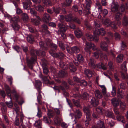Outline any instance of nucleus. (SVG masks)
<instances>
[{"instance_id": "obj_1", "label": "nucleus", "mask_w": 128, "mask_h": 128, "mask_svg": "<svg viewBox=\"0 0 128 128\" xmlns=\"http://www.w3.org/2000/svg\"><path fill=\"white\" fill-rule=\"evenodd\" d=\"M30 54L32 57L30 59H27V62L28 66L32 70L33 69V64L34 62L36 60V55L44 56L46 55V53L44 51H42L40 50H35L34 48H32L30 49Z\"/></svg>"}, {"instance_id": "obj_2", "label": "nucleus", "mask_w": 128, "mask_h": 128, "mask_svg": "<svg viewBox=\"0 0 128 128\" xmlns=\"http://www.w3.org/2000/svg\"><path fill=\"white\" fill-rule=\"evenodd\" d=\"M55 113L53 110H48V116L50 118H53L54 123L57 125H59L61 122V119L60 118H57Z\"/></svg>"}, {"instance_id": "obj_3", "label": "nucleus", "mask_w": 128, "mask_h": 128, "mask_svg": "<svg viewBox=\"0 0 128 128\" xmlns=\"http://www.w3.org/2000/svg\"><path fill=\"white\" fill-rule=\"evenodd\" d=\"M76 59L74 62V64L76 66L82 64L84 61V58L81 54H79L76 55Z\"/></svg>"}, {"instance_id": "obj_4", "label": "nucleus", "mask_w": 128, "mask_h": 128, "mask_svg": "<svg viewBox=\"0 0 128 128\" xmlns=\"http://www.w3.org/2000/svg\"><path fill=\"white\" fill-rule=\"evenodd\" d=\"M83 110L85 114L87 120L88 121H90L92 118L91 116L90 109L88 107H85L83 108Z\"/></svg>"}, {"instance_id": "obj_5", "label": "nucleus", "mask_w": 128, "mask_h": 128, "mask_svg": "<svg viewBox=\"0 0 128 128\" xmlns=\"http://www.w3.org/2000/svg\"><path fill=\"white\" fill-rule=\"evenodd\" d=\"M86 36L87 39L89 41L94 40L97 42L98 40V37L95 35L94 36H92L89 33H86Z\"/></svg>"}, {"instance_id": "obj_6", "label": "nucleus", "mask_w": 128, "mask_h": 128, "mask_svg": "<svg viewBox=\"0 0 128 128\" xmlns=\"http://www.w3.org/2000/svg\"><path fill=\"white\" fill-rule=\"evenodd\" d=\"M105 34V31L103 28H100V29L98 28H96L94 32V34L95 36L98 37V36L99 34L102 36L104 35Z\"/></svg>"}, {"instance_id": "obj_7", "label": "nucleus", "mask_w": 128, "mask_h": 128, "mask_svg": "<svg viewBox=\"0 0 128 128\" xmlns=\"http://www.w3.org/2000/svg\"><path fill=\"white\" fill-rule=\"evenodd\" d=\"M42 66L43 68V72L44 75H48V76L49 77V78L51 79L50 77L49 76L50 73L49 70L46 64L45 63H43L42 64Z\"/></svg>"}, {"instance_id": "obj_8", "label": "nucleus", "mask_w": 128, "mask_h": 128, "mask_svg": "<svg viewBox=\"0 0 128 128\" xmlns=\"http://www.w3.org/2000/svg\"><path fill=\"white\" fill-rule=\"evenodd\" d=\"M74 32L76 36L78 38H80L83 35L81 30L79 28H78L75 30Z\"/></svg>"}, {"instance_id": "obj_9", "label": "nucleus", "mask_w": 128, "mask_h": 128, "mask_svg": "<svg viewBox=\"0 0 128 128\" xmlns=\"http://www.w3.org/2000/svg\"><path fill=\"white\" fill-rule=\"evenodd\" d=\"M86 44V47L84 48V50L86 52L89 54L90 55V49L92 48V44L93 43L91 42H86L85 43Z\"/></svg>"}, {"instance_id": "obj_10", "label": "nucleus", "mask_w": 128, "mask_h": 128, "mask_svg": "<svg viewBox=\"0 0 128 128\" xmlns=\"http://www.w3.org/2000/svg\"><path fill=\"white\" fill-rule=\"evenodd\" d=\"M58 26L59 29L58 31L60 30L62 32H65L67 30V27L62 24L59 23L58 24Z\"/></svg>"}, {"instance_id": "obj_11", "label": "nucleus", "mask_w": 128, "mask_h": 128, "mask_svg": "<svg viewBox=\"0 0 128 128\" xmlns=\"http://www.w3.org/2000/svg\"><path fill=\"white\" fill-rule=\"evenodd\" d=\"M105 41L102 42L100 44V46L101 48L104 51L107 52L108 50V46Z\"/></svg>"}, {"instance_id": "obj_12", "label": "nucleus", "mask_w": 128, "mask_h": 128, "mask_svg": "<svg viewBox=\"0 0 128 128\" xmlns=\"http://www.w3.org/2000/svg\"><path fill=\"white\" fill-rule=\"evenodd\" d=\"M59 64L60 66L64 70H67L69 67V65L68 64H66L62 60L59 62Z\"/></svg>"}, {"instance_id": "obj_13", "label": "nucleus", "mask_w": 128, "mask_h": 128, "mask_svg": "<svg viewBox=\"0 0 128 128\" xmlns=\"http://www.w3.org/2000/svg\"><path fill=\"white\" fill-rule=\"evenodd\" d=\"M73 111L74 112L75 114V119H79L82 116V113L80 110H74V109H73Z\"/></svg>"}, {"instance_id": "obj_14", "label": "nucleus", "mask_w": 128, "mask_h": 128, "mask_svg": "<svg viewBox=\"0 0 128 128\" xmlns=\"http://www.w3.org/2000/svg\"><path fill=\"white\" fill-rule=\"evenodd\" d=\"M90 103L92 106H96L99 104V101L94 97H92Z\"/></svg>"}, {"instance_id": "obj_15", "label": "nucleus", "mask_w": 128, "mask_h": 128, "mask_svg": "<svg viewBox=\"0 0 128 128\" xmlns=\"http://www.w3.org/2000/svg\"><path fill=\"white\" fill-rule=\"evenodd\" d=\"M35 17L37 19L32 18L31 19V21L33 24L35 25H38L40 24V18L38 16H36Z\"/></svg>"}, {"instance_id": "obj_16", "label": "nucleus", "mask_w": 128, "mask_h": 128, "mask_svg": "<svg viewBox=\"0 0 128 128\" xmlns=\"http://www.w3.org/2000/svg\"><path fill=\"white\" fill-rule=\"evenodd\" d=\"M41 84L42 83L40 80H37L36 81V87L38 92L40 93L41 92Z\"/></svg>"}, {"instance_id": "obj_17", "label": "nucleus", "mask_w": 128, "mask_h": 128, "mask_svg": "<svg viewBox=\"0 0 128 128\" xmlns=\"http://www.w3.org/2000/svg\"><path fill=\"white\" fill-rule=\"evenodd\" d=\"M122 22L124 26H126L128 25V17L126 14H124L122 17Z\"/></svg>"}, {"instance_id": "obj_18", "label": "nucleus", "mask_w": 128, "mask_h": 128, "mask_svg": "<svg viewBox=\"0 0 128 128\" xmlns=\"http://www.w3.org/2000/svg\"><path fill=\"white\" fill-rule=\"evenodd\" d=\"M95 61L92 58H90L88 63L89 66L92 68H95L96 67Z\"/></svg>"}, {"instance_id": "obj_19", "label": "nucleus", "mask_w": 128, "mask_h": 128, "mask_svg": "<svg viewBox=\"0 0 128 128\" xmlns=\"http://www.w3.org/2000/svg\"><path fill=\"white\" fill-rule=\"evenodd\" d=\"M58 43L60 49L63 50H65L66 46V45H68V44H64L62 41H58Z\"/></svg>"}, {"instance_id": "obj_20", "label": "nucleus", "mask_w": 128, "mask_h": 128, "mask_svg": "<svg viewBox=\"0 0 128 128\" xmlns=\"http://www.w3.org/2000/svg\"><path fill=\"white\" fill-rule=\"evenodd\" d=\"M50 18V16L48 14H44L42 18V20L44 22L48 23L49 21Z\"/></svg>"}, {"instance_id": "obj_21", "label": "nucleus", "mask_w": 128, "mask_h": 128, "mask_svg": "<svg viewBox=\"0 0 128 128\" xmlns=\"http://www.w3.org/2000/svg\"><path fill=\"white\" fill-rule=\"evenodd\" d=\"M118 9V5L117 4L113 3L112 5V11L114 12H117Z\"/></svg>"}, {"instance_id": "obj_22", "label": "nucleus", "mask_w": 128, "mask_h": 128, "mask_svg": "<svg viewBox=\"0 0 128 128\" xmlns=\"http://www.w3.org/2000/svg\"><path fill=\"white\" fill-rule=\"evenodd\" d=\"M105 114L106 116L109 118H113L114 117L113 112L108 110H106L105 112Z\"/></svg>"}, {"instance_id": "obj_23", "label": "nucleus", "mask_w": 128, "mask_h": 128, "mask_svg": "<svg viewBox=\"0 0 128 128\" xmlns=\"http://www.w3.org/2000/svg\"><path fill=\"white\" fill-rule=\"evenodd\" d=\"M122 13L120 12H118L115 14V19L117 21L120 20L122 18Z\"/></svg>"}, {"instance_id": "obj_24", "label": "nucleus", "mask_w": 128, "mask_h": 128, "mask_svg": "<svg viewBox=\"0 0 128 128\" xmlns=\"http://www.w3.org/2000/svg\"><path fill=\"white\" fill-rule=\"evenodd\" d=\"M5 88L6 90V92L7 96H9L10 98L12 99V97L10 94L11 92L9 86L7 85L5 86Z\"/></svg>"}, {"instance_id": "obj_25", "label": "nucleus", "mask_w": 128, "mask_h": 128, "mask_svg": "<svg viewBox=\"0 0 128 128\" xmlns=\"http://www.w3.org/2000/svg\"><path fill=\"white\" fill-rule=\"evenodd\" d=\"M67 72H66L61 70L58 73V76L61 78H63L67 75Z\"/></svg>"}, {"instance_id": "obj_26", "label": "nucleus", "mask_w": 128, "mask_h": 128, "mask_svg": "<svg viewBox=\"0 0 128 128\" xmlns=\"http://www.w3.org/2000/svg\"><path fill=\"white\" fill-rule=\"evenodd\" d=\"M27 41L30 43H32L34 41L33 36L32 35H29L26 37Z\"/></svg>"}, {"instance_id": "obj_27", "label": "nucleus", "mask_w": 128, "mask_h": 128, "mask_svg": "<svg viewBox=\"0 0 128 128\" xmlns=\"http://www.w3.org/2000/svg\"><path fill=\"white\" fill-rule=\"evenodd\" d=\"M80 98L84 100H87L89 98V95L86 92H84L80 96Z\"/></svg>"}, {"instance_id": "obj_28", "label": "nucleus", "mask_w": 128, "mask_h": 128, "mask_svg": "<svg viewBox=\"0 0 128 128\" xmlns=\"http://www.w3.org/2000/svg\"><path fill=\"white\" fill-rule=\"evenodd\" d=\"M96 67H97L98 69H102L104 70H106V68L103 64H98L96 65Z\"/></svg>"}, {"instance_id": "obj_29", "label": "nucleus", "mask_w": 128, "mask_h": 128, "mask_svg": "<svg viewBox=\"0 0 128 128\" xmlns=\"http://www.w3.org/2000/svg\"><path fill=\"white\" fill-rule=\"evenodd\" d=\"M94 94L96 97L99 98H101L102 96L100 91L98 90H96L94 92Z\"/></svg>"}, {"instance_id": "obj_30", "label": "nucleus", "mask_w": 128, "mask_h": 128, "mask_svg": "<svg viewBox=\"0 0 128 128\" xmlns=\"http://www.w3.org/2000/svg\"><path fill=\"white\" fill-rule=\"evenodd\" d=\"M72 18V14L70 13L67 15L65 16V20L67 22H70Z\"/></svg>"}, {"instance_id": "obj_31", "label": "nucleus", "mask_w": 128, "mask_h": 128, "mask_svg": "<svg viewBox=\"0 0 128 128\" xmlns=\"http://www.w3.org/2000/svg\"><path fill=\"white\" fill-rule=\"evenodd\" d=\"M117 94V97L119 98H123V97L124 96V92H122V90H120L119 88H118V89Z\"/></svg>"}, {"instance_id": "obj_32", "label": "nucleus", "mask_w": 128, "mask_h": 128, "mask_svg": "<svg viewBox=\"0 0 128 128\" xmlns=\"http://www.w3.org/2000/svg\"><path fill=\"white\" fill-rule=\"evenodd\" d=\"M85 74L88 77H92L93 74L92 72L88 69H86L84 70Z\"/></svg>"}, {"instance_id": "obj_33", "label": "nucleus", "mask_w": 128, "mask_h": 128, "mask_svg": "<svg viewBox=\"0 0 128 128\" xmlns=\"http://www.w3.org/2000/svg\"><path fill=\"white\" fill-rule=\"evenodd\" d=\"M72 48L73 47H71L69 46L68 45H66V49L68 53L71 55L74 54Z\"/></svg>"}, {"instance_id": "obj_34", "label": "nucleus", "mask_w": 128, "mask_h": 128, "mask_svg": "<svg viewBox=\"0 0 128 128\" xmlns=\"http://www.w3.org/2000/svg\"><path fill=\"white\" fill-rule=\"evenodd\" d=\"M97 124L98 126L100 128H105V126L104 122L100 120H98L97 122Z\"/></svg>"}, {"instance_id": "obj_35", "label": "nucleus", "mask_w": 128, "mask_h": 128, "mask_svg": "<svg viewBox=\"0 0 128 128\" xmlns=\"http://www.w3.org/2000/svg\"><path fill=\"white\" fill-rule=\"evenodd\" d=\"M73 54H77L80 51V49L79 47L77 46H73Z\"/></svg>"}, {"instance_id": "obj_36", "label": "nucleus", "mask_w": 128, "mask_h": 128, "mask_svg": "<svg viewBox=\"0 0 128 128\" xmlns=\"http://www.w3.org/2000/svg\"><path fill=\"white\" fill-rule=\"evenodd\" d=\"M43 120L45 122L48 124L50 123L52 121L50 117L46 116H44Z\"/></svg>"}, {"instance_id": "obj_37", "label": "nucleus", "mask_w": 128, "mask_h": 128, "mask_svg": "<svg viewBox=\"0 0 128 128\" xmlns=\"http://www.w3.org/2000/svg\"><path fill=\"white\" fill-rule=\"evenodd\" d=\"M0 105L2 106L1 109L3 113L5 114L6 111V107L5 104L3 102H1Z\"/></svg>"}, {"instance_id": "obj_38", "label": "nucleus", "mask_w": 128, "mask_h": 128, "mask_svg": "<svg viewBox=\"0 0 128 128\" xmlns=\"http://www.w3.org/2000/svg\"><path fill=\"white\" fill-rule=\"evenodd\" d=\"M22 16L23 21L26 22L28 21L29 19V17L28 15L25 13H23L22 14Z\"/></svg>"}, {"instance_id": "obj_39", "label": "nucleus", "mask_w": 128, "mask_h": 128, "mask_svg": "<svg viewBox=\"0 0 128 128\" xmlns=\"http://www.w3.org/2000/svg\"><path fill=\"white\" fill-rule=\"evenodd\" d=\"M112 102L113 106L114 107L118 106L119 102L115 98H113L112 99Z\"/></svg>"}, {"instance_id": "obj_40", "label": "nucleus", "mask_w": 128, "mask_h": 128, "mask_svg": "<svg viewBox=\"0 0 128 128\" xmlns=\"http://www.w3.org/2000/svg\"><path fill=\"white\" fill-rule=\"evenodd\" d=\"M86 4V8L88 9H90L91 5L92 4V2L90 0H85Z\"/></svg>"}, {"instance_id": "obj_41", "label": "nucleus", "mask_w": 128, "mask_h": 128, "mask_svg": "<svg viewBox=\"0 0 128 128\" xmlns=\"http://www.w3.org/2000/svg\"><path fill=\"white\" fill-rule=\"evenodd\" d=\"M93 111V112L92 114L93 117L94 118H99L100 116V114L95 111L94 108L92 109Z\"/></svg>"}, {"instance_id": "obj_42", "label": "nucleus", "mask_w": 128, "mask_h": 128, "mask_svg": "<svg viewBox=\"0 0 128 128\" xmlns=\"http://www.w3.org/2000/svg\"><path fill=\"white\" fill-rule=\"evenodd\" d=\"M39 45L44 50H47L46 45V44L45 42L41 41L39 42Z\"/></svg>"}, {"instance_id": "obj_43", "label": "nucleus", "mask_w": 128, "mask_h": 128, "mask_svg": "<svg viewBox=\"0 0 128 128\" xmlns=\"http://www.w3.org/2000/svg\"><path fill=\"white\" fill-rule=\"evenodd\" d=\"M57 118H60L59 117V116L60 114V112L59 109L57 108H55L53 110Z\"/></svg>"}, {"instance_id": "obj_44", "label": "nucleus", "mask_w": 128, "mask_h": 128, "mask_svg": "<svg viewBox=\"0 0 128 128\" xmlns=\"http://www.w3.org/2000/svg\"><path fill=\"white\" fill-rule=\"evenodd\" d=\"M45 76H43L42 80H43L44 82L46 84H48V83L49 82V80L48 78L49 77L48 76V75Z\"/></svg>"}, {"instance_id": "obj_45", "label": "nucleus", "mask_w": 128, "mask_h": 128, "mask_svg": "<svg viewBox=\"0 0 128 128\" xmlns=\"http://www.w3.org/2000/svg\"><path fill=\"white\" fill-rule=\"evenodd\" d=\"M34 8L37 10L39 12H42L44 10V8L41 5L35 6Z\"/></svg>"}, {"instance_id": "obj_46", "label": "nucleus", "mask_w": 128, "mask_h": 128, "mask_svg": "<svg viewBox=\"0 0 128 128\" xmlns=\"http://www.w3.org/2000/svg\"><path fill=\"white\" fill-rule=\"evenodd\" d=\"M23 7L25 9L29 10L30 8V5L28 4V3L26 2H23Z\"/></svg>"}, {"instance_id": "obj_47", "label": "nucleus", "mask_w": 128, "mask_h": 128, "mask_svg": "<svg viewBox=\"0 0 128 128\" xmlns=\"http://www.w3.org/2000/svg\"><path fill=\"white\" fill-rule=\"evenodd\" d=\"M12 26L15 30H18L20 28V26L17 23H13L12 24Z\"/></svg>"}, {"instance_id": "obj_48", "label": "nucleus", "mask_w": 128, "mask_h": 128, "mask_svg": "<svg viewBox=\"0 0 128 128\" xmlns=\"http://www.w3.org/2000/svg\"><path fill=\"white\" fill-rule=\"evenodd\" d=\"M123 56L122 54L119 55L117 57V60L118 62L122 61L123 59Z\"/></svg>"}, {"instance_id": "obj_49", "label": "nucleus", "mask_w": 128, "mask_h": 128, "mask_svg": "<svg viewBox=\"0 0 128 128\" xmlns=\"http://www.w3.org/2000/svg\"><path fill=\"white\" fill-rule=\"evenodd\" d=\"M11 19L12 21L14 23H16L17 22L19 21V18L18 16L12 18Z\"/></svg>"}, {"instance_id": "obj_50", "label": "nucleus", "mask_w": 128, "mask_h": 128, "mask_svg": "<svg viewBox=\"0 0 128 128\" xmlns=\"http://www.w3.org/2000/svg\"><path fill=\"white\" fill-rule=\"evenodd\" d=\"M113 110L115 114L117 116L121 114V113L120 112L119 109L116 107H114L113 109Z\"/></svg>"}, {"instance_id": "obj_51", "label": "nucleus", "mask_w": 128, "mask_h": 128, "mask_svg": "<svg viewBox=\"0 0 128 128\" xmlns=\"http://www.w3.org/2000/svg\"><path fill=\"white\" fill-rule=\"evenodd\" d=\"M72 100L74 104L76 106L78 107H80V104L78 100L74 99H72Z\"/></svg>"}, {"instance_id": "obj_52", "label": "nucleus", "mask_w": 128, "mask_h": 128, "mask_svg": "<svg viewBox=\"0 0 128 128\" xmlns=\"http://www.w3.org/2000/svg\"><path fill=\"white\" fill-rule=\"evenodd\" d=\"M124 117V116H122L121 114H119V115L116 116V118L117 120L122 122L123 121Z\"/></svg>"}, {"instance_id": "obj_53", "label": "nucleus", "mask_w": 128, "mask_h": 128, "mask_svg": "<svg viewBox=\"0 0 128 128\" xmlns=\"http://www.w3.org/2000/svg\"><path fill=\"white\" fill-rule=\"evenodd\" d=\"M100 12L102 14L104 17L106 16L108 13V11L106 9H104L103 10L102 9V12Z\"/></svg>"}, {"instance_id": "obj_54", "label": "nucleus", "mask_w": 128, "mask_h": 128, "mask_svg": "<svg viewBox=\"0 0 128 128\" xmlns=\"http://www.w3.org/2000/svg\"><path fill=\"white\" fill-rule=\"evenodd\" d=\"M46 42V45L47 50H48V47L50 46L52 42V41L50 40H48Z\"/></svg>"}, {"instance_id": "obj_55", "label": "nucleus", "mask_w": 128, "mask_h": 128, "mask_svg": "<svg viewBox=\"0 0 128 128\" xmlns=\"http://www.w3.org/2000/svg\"><path fill=\"white\" fill-rule=\"evenodd\" d=\"M62 83L66 89H68L69 88V86L66 82L62 81Z\"/></svg>"}, {"instance_id": "obj_56", "label": "nucleus", "mask_w": 128, "mask_h": 128, "mask_svg": "<svg viewBox=\"0 0 128 128\" xmlns=\"http://www.w3.org/2000/svg\"><path fill=\"white\" fill-rule=\"evenodd\" d=\"M94 22L95 27H96L95 28V29L96 28L100 29V25L98 21L96 20H94Z\"/></svg>"}, {"instance_id": "obj_57", "label": "nucleus", "mask_w": 128, "mask_h": 128, "mask_svg": "<svg viewBox=\"0 0 128 128\" xmlns=\"http://www.w3.org/2000/svg\"><path fill=\"white\" fill-rule=\"evenodd\" d=\"M41 28L42 32L48 30V28L47 26L45 24L41 25Z\"/></svg>"}, {"instance_id": "obj_58", "label": "nucleus", "mask_w": 128, "mask_h": 128, "mask_svg": "<svg viewBox=\"0 0 128 128\" xmlns=\"http://www.w3.org/2000/svg\"><path fill=\"white\" fill-rule=\"evenodd\" d=\"M125 9L124 5L122 4L119 8L118 12H123L125 11Z\"/></svg>"}, {"instance_id": "obj_59", "label": "nucleus", "mask_w": 128, "mask_h": 128, "mask_svg": "<svg viewBox=\"0 0 128 128\" xmlns=\"http://www.w3.org/2000/svg\"><path fill=\"white\" fill-rule=\"evenodd\" d=\"M116 88L114 86H112V90L111 92V94L112 96H114L116 95Z\"/></svg>"}, {"instance_id": "obj_60", "label": "nucleus", "mask_w": 128, "mask_h": 128, "mask_svg": "<svg viewBox=\"0 0 128 128\" xmlns=\"http://www.w3.org/2000/svg\"><path fill=\"white\" fill-rule=\"evenodd\" d=\"M41 121L40 120H38L36 121L34 124L38 128H41L40 125Z\"/></svg>"}, {"instance_id": "obj_61", "label": "nucleus", "mask_w": 128, "mask_h": 128, "mask_svg": "<svg viewBox=\"0 0 128 128\" xmlns=\"http://www.w3.org/2000/svg\"><path fill=\"white\" fill-rule=\"evenodd\" d=\"M30 13L33 14L34 16H37L36 15L37 12H36L34 9V8H30Z\"/></svg>"}, {"instance_id": "obj_62", "label": "nucleus", "mask_w": 128, "mask_h": 128, "mask_svg": "<svg viewBox=\"0 0 128 128\" xmlns=\"http://www.w3.org/2000/svg\"><path fill=\"white\" fill-rule=\"evenodd\" d=\"M100 49H98L97 50L96 52H95L94 53L93 56L96 58H98V54L100 53Z\"/></svg>"}, {"instance_id": "obj_63", "label": "nucleus", "mask_w": 128, "mask_h": 128, "mask_svg": "<svg viewBox=\"0 0 128 128\" xmlns=\"http://www.w3.org/2000/svg\"><path fill=\"white\" fill-rule=\"evenodd\" d=\"M69 68L71 71L72 72H75L76 70V68L74 65L70 64L69 65Z\"/></svg>"}, {"instance_id": "obj_64", "label": "nucleus", "mask_w": 128, "mask_h": 128, "mask_svg": "<svg viewBox=\"0 0 128 128\" xmlns=\"http://www.w3.org/2000/svg\"><path fill=\"white\" fill-rule=\"evenodd\" d=\"M79 83L80 84L81 86H86L87 84V82L84 80H80Z\"/></svg>"}]
</instances>
